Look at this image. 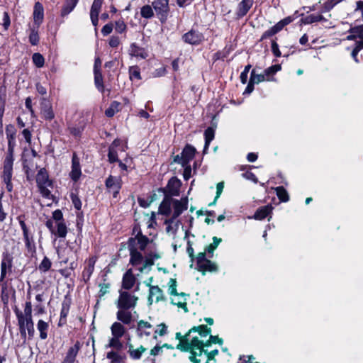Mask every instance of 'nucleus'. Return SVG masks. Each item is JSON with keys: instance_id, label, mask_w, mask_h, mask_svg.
Returning <instances> with one entry per match:
<instances>
[{"instance_id": "1", "label": "nucleus", "mask_w": 363, "mask_h": 363, "mask_svg": "<svg viewBox=\"0 0 363 363\" xmlns=\"http://www.w3.org/2000/svg\"><path fill=\"white\" fill-rule=\"evenodd\" d=\"M194 332L190 335V340H186L178 344L177 349L181 351L189 352V359L192 363H201V359L197 357H202L203 348L209 346L207 338L211 333V329L206 325H201L194 327Z\"/></svg>"}, {"instance_id": "2", "label": "nucleus", "mask_w": 363, "mask_h": 363, "mask_svg": "<svg viewBox=\"0 0 363 363\" xmlns=\"http://www.w3.org/2000/svg\"><path fill=\"white\" fill-rule=\"evenodd\" d=\"M14 311L18 319V325L22 338L26 340L27 335H28L29 338L33 337L35 330L32 319L31 303H26L23 311L18 308H16Z\"/></svg>"}, {"instance_id": "3", "label": "nucleus", "mask_w": 363, "mask_h": 363, "mask_svg": "<svg viewBox=\"0 0 363 363\" xmlns=\"http://www.w3.org/2000/svg\"><path fill=\"white\" fill-rule=\"evenodd\" d=\"M45 225L52 234L60 238H65L66 236L67 228L60 210H55L52 213V218L49 219Z\"/></svg>"}, {"instance_id": "4", "label": "nucleus", "mask_w": 363, "mask_h": 363, "mask_svg": "<svg viewBox=\"0 0 363 363\" xmlns=\"http://www.w3.org/2000/svg\"><path fill=\"white\" fill-rule=\"evenodd\" d=\"M347 40L355 41V47L352 51V57L357 62V55L363 49V25L351 28L350 35L347 36Z\"/></svg>"}, {"instance_id": "5", "label": "nucleus", "mask_w": 363, "mask_h": 363, "mask_svg": "<svg viewBox=\"0 0 363 363\" xmlns=\"http://www.w3.org/2000/svg\"><path fill=\"white\" fill-rule=\"evenodd\" d=\"M36 182L40 194L45 198L52 200V195L49 188L52 187V182L48 178V172L45 169H40L36 176Z\"/></svg>"}, {"instance_id": "6", "label": "nucleus", "mask_w": 363, "mask_h": 363, "mask_svg": "<svg viewBox=\"0 0 363 363\" xmlns=\"http://www.w3.org/2000/svg\"><path fill=\"white\" fill-rule=\"evenodd\" d=\"M138 298L126 291H121L116 301L118 308L134 309L137 305Z\"/></svg>"}, {"instance_id": "7", "label": "nucleus", "mask_w": 363, "mask_h": 363, "mask_svg": "<svg viewBox=\"0 0 363 363\" xmlns=\"http://www.w3.org/2000/svg\"><path fill=\"white\" fill-rule=\"evenodd\" d=\"M13 157L6 156L5 157L3 166L1 177L6 184V189L9 191H12L11 178L13 174Z\"/></svg>"}, {"instance_id": "8", "label": "nucleus", "mask_w": 363, "mask_h": 363, "mask_svg": "<svg viewBox=\"0 0 363 363\" xmlns=\"http://www.w3.org/2000/svg\"><path fill=\"white\" fill-rule=\"evenodd\" d=\"M196 152V149L190 145H187L181 153V156L177 155L174 158V162L181 164L182 166H185L189 163L194 158Z\"/></svg>"}, {"instance_id": "9", "label": "nucleus", "mask_w": 363, "mask_h": 363, "mask_svg": "<svg viewBox=\"0 0 363 363\" xmlns=\"http://www.w3.org/2000/svg\"><path fill=\"white\" fill-rule=\"evenodd\" d=\"M137 316V312L131 309L118 308L116 313V318L118 322L125 325L130 324Z\"/></svg>"}, {"instance_id": "10", "label": "nucleus", "mask_w": 363, "mask_h": 363, "mask_svg": "<svg viewBox=\"0 0 363 363\" xmlns=\"http://www.w3.org/2000/svg\"><path fill=\"white\" fill-rule=\"evenodd\" d=\"M152 6L156 13L162 18H166L169 12V0H155Z\"/></svg>"}, {"instance_id": "11", "label": "nucleus", "mask_w": 363, "mask_h": 363, "mask_svg": "<svg viewBox=\"0 0 363 363\" xmlns=\"http://www.w3.org/2000/svg\"><path fill=\"white\" fill-rule=\"evenodd\" d=\"M120 143V140H115L110 146L108 155L109 162L113 163L118 161V152L125 151L124 148L121 146Z\"/></svg>"}, {"instance_id": "12", "label": "nucleus", "mask_w": 363, "mask_h": 363, "mask_svg": "<svg viewBox=\"0 0 363 363\" xmlns=\"http://www.w3.org/2000/svg\"><path fill=\"white\" fill-rule=\"evenodd\" d=\"M164 300V295L162 290L158 286H151L149 289L148 303L152 304Z\"/></svg>"}, {"instance_id": "13", "label": "nucleus", "mask_w": 363, "mask_h": 363, "mask_svg": "<svg viewBox=\"0 0 363 363\" xmlns=\"http://www.w3.org/2000/svg\"><path fill=\"white\" fill-rule=\"evenodd\" d=\"M106 186L110 191L113 192V196L116 197L121 187V177L109 176L106 180Z\"/></svg>"}, {"instance_id": "14", "label": "nucleus", "mask_w": 363, "mask_h": 363, "mask_svg": "<svg viewBox=\"0 0 363 363\" xmlns=\"http://www.w3.org/2000/svg\"><path fill=\"white\" fill-rule=\"evenodd\" d=\"M187 295L185 293H177L172 295L171 303L174 305L178 306V308H182L184 311V312H188V308L186 306Z\"/></svg>"}, {"instance_id": "15", "label": "nucleus", "mask_w": 363, "mask_h": 363, "mask_svg": "<svg viewBox=\"0 0 363 363\" xmlns=\"http://www.w3.org/2000/svg\"><path fill=\"white\" fill-rule=\"evenodd\" d=\"M182 38L184 42L191 45L199 44L203 40V35L199 32L193 30L185 33Z\"/></svg>"}, {"instance_id": "16", "label": "nucleus", "mask_w": 363, "mask_h": 363, "mask_svg": "<svg viewBox=\"0 0 363 363\" xmlns=\"http://www.w3.org/2000/svg\"><path fill=\"white\" fill-rule=\"evenodd\" d=\"M81 175L82 171L79 164V160L77 157L76 154H74L72 161V169L69 173V176L73 181L76 182L80 178Z\"/></svg>"}, {"instance_id": "17", "label": "nucleus", "mask_w": 363, "mask_h": 363, "mask_svg": "<svg viewBox=\"0 0 363 363\" xmlns=\"http://www.w3.org/2000/svg\"><path fill=\"white\" fill-rule=\"evenodd\" d=\"M188 201L186 198L182 199L180 201H172V206L174 208L173 218L178 217L184 210L187 208Z\"/></svg>"}, {"instance_id": "18", "label": "nucleus", "mask_w": 363, "mask_h": 363, "mask_svg": "<svg viewBox=\"0 0 363 363\" xmlns=\"http://www.w3.org/2000/svg\"><path fill=\"white\" fill-rule=\"evenodd\" d=\"M102 3L103 0H94L92 4L90 11V17L91 22L94 26H96L98 24V16L101 11Z\"/></svg>"}, {"instance_id": "19", "label": "nucleus", "mask_w": 363, "mask_h": 363, "mask_svg": "<svg viewBox=\"0 0 363 363\" xmlns=\"http://www.w3.org/2000/svg\"><path fill=\"white\" fill-rule=\"evenodd\" d=\"M96 261V258L91 257L86 262V266L82 272V277L85 281H87L90 279L94 269Z\"/></svg>"}, {"instance_id": "20", "label": "nucleus", "mask_w": 363, "mask_h": 363, "mask_svg": "<svg viewBox=\"0 0 363 363\" xmlns=\"http://www.w3.org/2000/svg\"><path fill=\"white\" fill-rule=\"evenodd\" d=\"M79 349L80 344L79 342H77L69 349L63 363H74Z\"/></svg>"}, {"instance_id": "21", "label": "nucleus", "mask_w": 363, "mask_h": 363, "mask_svg": "<svg viewBox=\"0 0 363 363\" xmlns=\"http://www.w3.org/2000/svg\"><path fill=\"white\" fill-rule=\"evenodd\" d=\"M110 329L111 332V335L115 336L116 337H122L126 332V329L124 327L123 324L118 321L114 322L111 325Z\"/></svg>"}, {"instance_id": "22", "label": "nucleus", "mask_w": 363, "mask_h": 363, "mask_svg": "<svg viewBox=\"0 0 363 363\" xmlns=\"http://www.w3.org/2000/svg\"><path fill=\"white\" fill-rule=\"evenodd\" d=\"M12 267V259L9 256H6L1 261V277L0 281H2L6 275L7 271H11Z\"/></svg>"}, {"instance_id": "23", "label": "nucleus", "mask_w": 363, "mask_h": 363, "mask_svg": "<svg viewBox=\"0 0 363 363\" xmlns=\"http://www.w3.org/2000/svg\"><path fill=\"white\" fill-rule=\"evenodd\" d=\"M135 282V278L131 269L128 270L123 277V287L125 289H131Z\"/></svg>"}, {"instance_id": "24", "label": "nucleus", "mask_w": 363, "mask_h": 363, "mask_svg": "<svg viewBox=\"0 0 363 363\" xmlns=\"http://www.w3.org/2000/svg\"><path fill=\"white\" fill-rule=\"evenodd\" d=\"M152 328V325L146 321L140 320L138 323V335L142 336H148L150 335V330Z\"/></svg>"}, {"instance_id": "25", "label": "nucleus", "mask_w": 363, "mask_h": 363, "mask_svg": "<svg viewBox=\"0 0 363 363\" xmlns=\"http://www.w3.org/2000/svg\"><path fill=\"white\" fill-rule=\"evenodd\" d=\"M198 269L203 274H205L206 272H216L217 271L218 267L216 263L207 259L206 261H202L201 264L198 266Z\"/></svg>"}, {"instance_id": "26", "label": "nucleus", "mask_w": 363, "mask_h": 363, "mask_svg": "<svg viewBox=\"0 0 363 363\" xmlns=\"http://www.w3.org/2000/svg\"><path fill=\"white\" fill-rule=\"evenodd\" d=\"M44 17V9L43 5L39 3L36 2L34 6V11H33V18L35 22L40 23L42 22Z\"/></svg>"}, {"instance_id": "27", "label": "nucleus", "mask_w": 363, "mask_h": 363, "mask_svg": "<svg viewBox=\"0 0 363 363\" xmlns=\"http://www.w3.org/2000/svg\"><path fill=\"white\" fill-rule=\"evenodd\" d=\"M147 350L143 346H140L138 348H134L132 345L128 346V353L130 357L133 359H140L142 354Z\"/></svg>"}, {"instance_id": "28", "label": "nucleus", "mask_w": 363, "mask_h": 363, "mask_svg": "<svg viewBox=\"0 0 363 363\" xmlns=\"http://www.w3.org/2000/svg\"><path fill=\"white\" fill-rule=\"evenodd\" d=\"M174 219L175 218H173L165 221V223L167 225V232L169 235L172 236L173 238H175L179 226V222L174 220Z\"/></svg>"}, {"instance_id": "29", "label": "nucleus", "mask_w": 363, "mask_h": 363, "mask_svg": "<svg viewBox=\"0 0 363 363\" xmlns=\"http://www.w3.org/2000/svg\"><path fill=\"white\" fill-rule=\"evenodd\" d=\"M272 206H262L257 210L253 218L256 220H263L272 212Z\"/></svg>"}, {"instance_id": "30", "label": "nucleus", "mask_w": 363, "mask_h": 363, "mask_svg": "<svg viewBox=\"0 0 363 363\" xmlns=\"http://www.w3.org/2000/svg\"><path fill=\"white\" fill-rule=\"evenodd\" d=\"M130 55L140 59H145L147 54L143 48L136 46L135 44H132L130 48Z\"/></svg>"}, {"instance_id": "31", "label": "nucleus", "mask_w": 363, "mask_h": 363, "mask_svg": "<svg viewBox=\"0 0 363 363\" xmlns=\"http://www.w3.org/2000/svg\"><path fill=\"white\" fill-rule=\"evenodd\" d=\"M42 105V114L43 117L47 120H52L55 117V114L53 113L51 105L45 100L43 101Z\"/></svg>"}, {"instance_id": "32", "label": "nucleus", "mask_w": 363, "mask_h": 363, "mask_svg": "<svg viewBox=\"0 0 363 363\" xmlns=\"http://www.w3.org/2000/svg\"><path fill=\"white\" fill-rule=\"evenodd\" d=\"M180 186V181L176 178H172L168 184L169 191L172 195H179V188Z\"/></svg>"}, {"instance_id": "33", "label": "nucleus", "mask_w": 363, "mask_h": 363, "mask_svg": "<svg viewBox=\"0 0 363 363\" xmlns=\"http://www.w3.org/2000/svg\"><path fill=\"white\" fill-rule=\"evenodd\" d=\"M252 5V0H242L238 6V13L240 16L245 15Z\"/></svg>"}, {"instance_id": "34", "label": "nucleus", "mask_w": 363, "mask_h": 363, "mask_svg": "<svg viewBox=\"0 0 363 363\" xmlns=\"http://www.w3.org/2000/svg\"><path fill=\"white\" fill-rule=\"evenodd\" d=\"M49 325L47 322L40 320L37 323V328L40 332V337L42 340H45L48 337L47 330Z\"/></svg>"}, {"instance_id": "35", "label": "nucleus", "mask_w": 363, "mask_h": 363, "mask_svg": "<svg viewBox=\"0 0 363 363\" xmlns=\"http://www.w3.org/2000/svg\"><path fill=\"white\" fill-rule=\"evenodd\" d=\"M121 110V104L118 101H113L110 106L105 111L107 117H112Z\"/></svg>"}, {"instance_id": "36", "label": "nucleus", "mask_w": 363, "mask_h": 363, "mask_svg": "<svg viewBox=\"0 0 363 363\" xmlns=\"http://www.w3.org/2000/svg\"><path fill=\"white\" fill-rule=\"evenodd\" d=\"M78 1L79 0H67L62 9L61 15L65 16L69 14L74 9Z\"/></svg>"}, {"instance_id": "37", "label": "nucleus", "mask_w": 363, "mask_h": 363, "mask_svg": "<svg viewBox=\"0 0 363 363\" xmlns=\"http://www.w3.org/2000/svg\"><path fill=\"white\" fill-rule=\"evenodd\" d=\"M323 21L326 22V18L320 14H311L303 19V23L305 24H311L314 22Z\"/></svg>"}, {"instance_id": "38", "label": "nucleus", "mask_w": 363, "mask_h": 363, "mask_svg": "<svg viewBox=\"0 0 363 363\" xmlns=\"http://www.w3.org/2000/svg\"><path fill=\"white\" fill-rule=\"evenodd\" d=\"M107 358L111 360V363H124L125 356L115 352H109L106 355Z\"/></svg>"}, {"instance_id": "39", "label": "nucleus", "mask_w": 363, "mask_h": 363, "mask_svg": "<svg viewBox=\"0 0 363 363\" xmlns=\"http://www.w3.org/2000/svg\"><path fill=\"white\" fill-rule=\"evenodd\" d=\"M121 337H116L111 336L108 340V343L106 345L107 347H111L117 350H121L123 348V343L121 341Z\"/></svg>"}, {"instance_id": "40", "label": "nucleus", "mask_w": 363, "mask_h": 363, "mask_svg": "<svg viewBox=\"0 0 363 363\" xmlns=\"http://www.w3.org/2000/svg\"><path fill=\"white\" fill-rule=\"evenodd\" d=\"M284 28L281 21L278 22L275 26L266 30L262 35V38H268L274 35Z\"/></svg>"}, {"instance_id": "41", "label": "nucleus", "mask_w": 363, "mask_h": 363, "mask_svg": "<svg viewBox=\"0 0 363 363\" xmlns=\"http://www.w3.org/2000/svg\"><path fill=\"white\" fill-rule=\"evenodd\" d=\"M143 261V256L140 252L135 250H130V262L133 265H138Z\"/></svg>"}, {"instance_id": "42", "label": "nucleus", "mask_w": 363, "mask_h": 363, "mask_svg": "<svg viewBox=\"0 0 363 363\" xmlns=\"http://www.w3.org/2000/svg\"><path fill=\"white\" fill-rule=\"evenodd\" d=\"M215 130L213 128H208L204 133L205 135V147L204 151H206L210 145V143L214 138Z\"/></svg>"}, {"instance_id": "43", "label": "nucleus", "mask_w": 363, "mask_h": 363, "mask_svg": "<svg viewBox=\"0 0 363 363\" xmlns=\"http://www.w3.org/2000/svg\"><path fill=\"white\" fill-rule=\"evenodd\" d=\"M172 203L169 200H164L159 207V212L163 215H169L171 212Z\"/></svg>"}, {"instance_id": "44", "label": "nucleus", "mask_w": 363, "mask_h": 363, "mask_svg": "<svg viewBox=\"0 0 363 363\" xmlns=\"http://www.w3.org/2000/svg\"><path fill=\"white\" fill-rule=\"evenodd\" d=\"M94 81L97 89L101 91H104V87L103 84V77L100 71L94 72Z\"/></svg>"}, {"instance_id": "45", "label": "nucleus", "mask_w": 363, "mask_h": 363, "mask_svg": "<svg viewBox=\"0 0 363 363\" xmlns=\"http://www.w3.org/2000/svg\"><path fill=\"white\" fill-rule=\"evenodd\" d=\"M118 166L123 171H127L128 168L132 167L133 160L130 157H126L123 161L118 160Z\"/></svg>"}, {"instance_id": "46", "label": "nucleus", "mask_w": 363, "mask_h": 363, "mask_svg": "<svg viewBox=\"0 0 363 363\" xmlns=\"http://www.w3.org/2000/svg\"><path fill=\"white\" fill-rule=\"evenodd\" d=\"M274 189L276 191L277 196L281 201L284 202L289 201V198L288 193L283 186H278Z\"/></svg>"}, {"instance_id": "47", "label": "nucleus", "mask_w": 363, "mask_h": 363, "mask_svg": "<svg viewBox=\"0 0 363 363\" xmlns=\"http://www.w3.org/2000/svg\"><path fill=\"white\" fill-rule=\"evenodd\" d=\"M140 14L143 18H150L153 16L154 12L150 6L145 5L141 8Z\"/></svg>"}, {"instance_id": "48", "label": "nucleus", "mask_w": 363, "mask_h": 363, "mask_svg": "<svg viewBox=\"0 0 363 363\" xmlns=\"http://www.w3.org/2000/svg\"><path fill=\"white\" fill-rule=\"evenodd\" d=\"M266 75L264 74H255L254 71L252 72L250 76L251 84H259L266 79Z\"/></svg>"}, {"instance_id": "49", "label": "nucleus", "mask_w": 363, "mask_h": 363, "mask_svg": "<svg viewBox=\"0 0 363 363\" xmlns=\"http://www.w3.org/2000/svg\"><path fill=\"white\" fill-rule=\"evenodd\" d=\"M33 62L38 67H42L44 65L45 60L40 53H35L33 55Z\"/></svg>"}, {"instance_id": "50", "label": "nucleus", "mask_w": 363, "mask_h": 363, "mask_svg": "<svg viewBox=\"0 0 363 363\" xmlns=\"http://www.w3.org/2000/svg\"><path fill=\"white\" fill-rule=\"evenodd\" d=\"M167 333V326L164 323H160L157 325V328L155 330V334L158 335L160 336H164ZM157 336L155 335V338H156Z\"/></svg>"}, {"instance_id": "51", "label": "nucleus", "mask_w": 363, "mask_h": 363, "mask_svg": "<svg viewBox=\"0 0 363 363\" xmlns=\"http://www.w3.org/2000/svg\"><path fill=\"white\" fill-rule=\"evenodd\" d=\"M194 328H191L185 335H182L180 333H177L176 339L179 340V344H182V342L186 340V342H189V340H190V335L194 332Z\"/></svg>"}, {"instance_id": "52", "label": "nucleus", "mask_w": 363, "mask_h": 363, "mask_svg": "<svg viewBox=\"0 0 363 363\" xmlns=\"http://www.w3.org/2000/svg\"><path fill=\"white\" fill-rule=\"evenodd\" d=\"M281 67L280 65H275L266 69L264 73L266 77H269V75L274 74L276 72L281 70Z\"/></svg>"}, {"instance_id": "53", "label": "nucleus", "mask_w": 363, "mask_h": 363, "mask_svg": "<svg viewBox=\"0 0 363 363\" xmlns=\"http://www.w3.org/2000/svg\"><path fill=\"white\" fill-rule=\"evenodd\" d=\"M167 285H168V291L171 296L177 293V281L175 279H170Z\"/></svg>"}, {"instance_id": "54", "label": "nucleus", "mask_w": 363, "mask_h": 363, "mask_svg": "<svg viewBox=\"0 0 363 363\" xmlns=\"http://www.w3.org/2000/svg\"><path fill=\"white\" fill-rule=\"evenodd\" d=\"M218 354V350H214L208 352H207L206 350H205L203 349V357H200V359L202 361L204 357H208V358L213 359V363H215V362H216L215 357ZM197 358L199 359V357H197Z\"/></svg>"}, {"instance_id": "55", "label": "nucleus", "mask_w": 363, "mask_h": 363, "mask_svg": "<svg viewBox=\"0 0 363 363\" xmlns=\"http://www.w3.org/2000/svg\"><path fill=\"white\" fill-rule=\"evenodd\" d=\"M220 242H221V239L220 238H218L217 237H213V242L211 244H210L206 247V250L208 252H213L214 250L218 246V245L220 244Z\"/></svg>"}, {"instance_id": "56", "label": "nucleus", "mask_w": 363, "mask_h": 363, "mask_svg": "<svg viewBox=\"0 0 363 363\" xmlns=\"http://www.w3.org/2000/svg\"><path fill=\"white\" fill-rule=\"evenodd\" d=\"M224 188V183L223 182H219L216 185V195L214 199V201L210 203V205H214L216 203L217 199L220 197L221 195Z\"/></svg>"}, {"instance_id": "57", "label": "nucleus", "mask_w": 363, "mask_h": 363, "mask_svg": "<svg viewBox=\"0 0 363 363\" xmlns=\"http://www.w3.org/2000/svg\"><path fill=\"white\" fill-rule=\"evenodd\" d=\"M207 342H209V346L211 344H219L222 345L223 341L221 338L218 337V336L211 335V334L208 335L207 338Z\"/></svg>"}, {"instance_id": "58", "label": "nucleus", "mask_w": 363, "mask_h": 363, "mask_svg": "<svg viewBox=\"0 0 363 363\" xmlns=\"http://www.w3.org/2000/svg\"><path fill=\"white\" fill-rule=\"evenodd\" d=\"M50 267L51 262L47 257H45L40 264V269L43 272H46L50 268Z\"/></svg>"}, {"instance_id": "59", "label": "nucleus", "mask_w": 363, "mask_h": 363, "mask_svg": "<svg viewBox=\"0 0 363 363\" xmlns=\"http://www.w3.org/2000/svg\"><path fill=\"white\" fill-rule=\"evenodd\" d=\"M137 240H138V244L139 245V248L141 250H143L145 248V247L148 242L147 238L144 236H140V237L137 238Z\"/></svg>"}, {"instance_id": "60", "label": "nucleus", "mask_w": 363, "mask_h": 363, "mask_svg": "<svg viewBox=\"0 0 363 363\" xmlns=\"http://www.w3.org/2000/svg\"><path fill=\"white\" fill-rule=\"evenodd\" d=\"M126 29V25L122 21H118L116 22L115 30L116 32L119 33H123Z\"/></svg>"}, {"instance_id": "61", "label": "nucleus", "mask_w": 363, "mask_h": 363, "mask_svg": "<svg viewBox=\"0 0 363 363\" xmlns=\"http://www.w3.org/2000/svg\"><path fill=\"white\" fill-rule=\"evenodd\" d=\"M152 265H153V262L151 259H147L145 261L143 266L142 267L139 268V270L141 272H147L150 269V268Z\"/></svg>"}, {"instance_id": "62", "label": "nucleus", "mask_w": 363, "mask_h": 363, "mask_svg": "<svg viewBox=\"0 0 363 363\" xmlns=\"http://www.w3.org/2000/svg\"><path fill=\"white\" fill-rule=\"evenodd\" d=\"M184 169V178L185 180H188L190 177H191V166L189 165V164L185 165V166H182Z\"/></svg>"}, {"instance_id": "63", "label": "nucleus", "mask_w": 363, "mask_h": 363, "mask_svg": "<svg viewBox=\"0 0 363 363\" xmlns=\"http://www.w3.org/2000/svg\"><path fill=\"white\" fill-rule=\"evenodd\" d=\"M130 79H140V72L137 67H131L130 69Z\"/></svg>"}, {"instance_id": "64", "label": "nucleus", "mask_w": 363, "mask_h": 363, "mask_svg": "<svg viewBox=\"0 0 363 363\" xmlns=\"http://www.w3.org/2000/svg\"><path fill=\"white\" fill-rule=\"evenodd\" d=\"M356 12H360L362 16L363 17V1H357L356 2V8L354 9Z\"/></svg>"}]
</instances>
